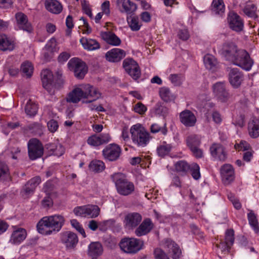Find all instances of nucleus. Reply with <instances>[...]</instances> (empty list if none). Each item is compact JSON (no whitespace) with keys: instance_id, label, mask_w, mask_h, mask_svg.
Listing matches in <instances>:
<instances>
[{"instance_id":"f257e3e1","label":"nucleus","mask_w":259,"mask_h":259,"mask_svg":"<svg viewBox=\"0 0 259 259\" xmlns=\"http://www.w3.org/2000/svg\"><path fill=\"white\" fill-rule=\"evenodd\" d=\"M64 217L60 214L44 217L36 225L37 231L43 235H51L59 232L65 224Z\"/></svg>"},{"instance_id":"f03ea898","label":"nucleus","mask_w":259,"mask_h":259,"mask_svg":"<svg viewBox=\"0 0 259 259\" xmlns=\"http://www.w3.org/2000/svg\"><path fill=\"white\" fill-rule=\"evenodd\" d=\"M101 96V94L97 88L90 84H87L84 86L83 90L79 88L73 89L68 94L66 101L69 103H77L83 98L89 99L84 102L88 103L97 100Z\"/></svg>"},{"instance_id":"7ed1b4c3","label":"nucleus","mask_w":259,"mask_h":259,"mask_svg":"<svg viewBox=\"0 0 259 259\" xmlns=\"http://www.w3.org/2000/svg\"><path fill=\"white\" fill-rule=\"evenodd\" d=\"M112 181L114 182L117 192L123 196L132 194L135 190V186L132 182L126 179V176L122 173H115L111 176Z\"/></svg>"},{"instance_id":"20e7f679","label":"nucleus","mask_w":259,"mask_h":259,"mask_svg":"<svg viewBox=\"0 0 259 259\" xmlns=\"http://www.w3.org/2000/svg\"><path fill=\"white\" fill-rule=\"evenodd\" d=\"M133 142L138 147H145L149 142L150 134L140 124L133 125L131 129Z\"/></svg>"},{"instance_id":"39448f33","label":"nucleus","mask_w":259,"mask_h":259,"mask_svg":"<svg viewBox=\"0 0 259 259\" xmlns=\"http://www.w3.org/2000/svg\"><path fill=\"white\" fill-rule=\"evenodd\" d=\"M143 242L140 239L135 238L125 237L119 243L120 248L124 252L135 254L142 248Z\"/></svg>"},{"instance_id":"423d86ee","label":"nucleus","mask_w":259,"mask_h":259,"mask_svg":"<svg viewBox=\"0 0 259 259\" xmlns=\"http://www.w3.org/2000/svg\"><path fill=\"white\" fill-rule=\"evenodd\" d=\"M41 77L44 88L51 95L54 94L55 89L60 88L63 84V80L60 78L58 79V82L54 83L53 75L49 69H45L41 71Z\"/></svg>"},{"instance_id":"0eeeda50","label":"nucleus","mask_w":259,"mask_h":259,"mask_svg":"<svg viewBox=\"0 0 259 259\" xmlns=\"http://www.w3.org/2000/svg\"><path fill=\"white\" fill-rule=\"evenodd\" d=\"M69 69L73 72L76 78L81 79L84 78L88 70L86 64L77 58H72L68 63Z\"/></svg>"},{"instance_id":"6e6552de","label":"nucleus","mask_w":259,"mask_h":259,"mask_svg":"<svg viewBox=\"0 0 259 259\" xmlns=\"http://www.w3.org/2000/svg\"><path fill=\"white\" fill-rule=\"evenodd\" d=\"M231 61L234 64L247 71L251 69L253 64V61L250 58L249 54L244 50H239L235 58Z\"/></svg>"},{"instance_id":"1a4fd4ad","label":"nucleus","mask_w":259,"mask_h":259,"mask_svg":"<svg viewBox=\"0 0 259 259\" xmlns=\"http://www.w3.org/2000/svg\"><path fill=\"white\" fill-rule=\"evenodd\" d=\"M27 146L28 156L31 160H36L43 155L44 146L37 139L33 138L29 140Z\"/></svg>"},{"instance_id":"9d476101","label":"nucleus","mask_w":259,"mask_h":259,"mask_svg":"<svg viewBox=\"0 0 259 259\" xmlns=\"http://www.w3.org/2000/svg\"><path fill=\"white\" fill-rule=\"evenodd\" d=\"M212 89L214 95L219 101L222 103H226L229 101L231 95L223 82L215 83L213 85Z\"/></svg>"},{"instance_id":"9b49d317","label":"nucleus","mask_w":259,"mask_h":259,"mask_svg":"<svg viewBox=\"0 0 259 259\" xmlns=\"http://www.w3.org/2000/svg\"><path fill=\"white\" fill-rule=\"evenodd\" d=\"M121 153L120 147L115 144L107 145L102 151L104 158L109 161H115L118 160Z\"/></svg>"},{"instance_id":"f8f14e48","label":"nucleus","mask_w":259,"mask_h":259,"mask_svg":"<svg viewBox=\"0 0 259 259\" xmlns=\"http://www.w3.org/2000/svg\"><path fill=\"white\" fill-rule=\"evenodd\" d=\"M123 67L128 74L135 80L141 76V70L138 63L132 58H126L123 62Z\"/></svg>"},{"instance_id":"ddd939ff","label":"nucleus","mask_w":259,"mask_h":259,"mask_svg":"<svg viewBox=\"0 0 259 259\" xmlns=\"http://www.w3.org/2000/svg\"><path fill=\"white\" fill-rule=\"evenodd\" d=\"M142 217L138 212H130L126 214L123 220L125 228L128 230H134L142 222Z\"/></svg>"},{"instance_id":"4468645a","label":"nucleus","mask_w":259,"mask_h":259,"mask_svg":"<svg viewBox=\"0 0 259 259\" xmlns=\"http://www.w3.org/2000/svg\"><path fill=\"white\" fill-rule=\"evenodd\" d=\"M60 240L67 248L75 247L78 243L77 235L70 231H65L60 234Z\"/></svg>"},{"instance_id":"2eb2a0df","label":"nucleus","mask_w":259,"mask_h":259,"mask_svg":"<svg viewBox=\"0 0 259 259\" xmlns=\"http://www.w3.org/2000/svg\"><path fill=\"white\" fill-rule=\"evenodd\" d=\"M154 224L149 218H145L135 229V234L137 237L148 234L153 229Z\"/></svg>"},{"instance_id":"dca6fc26","label":"nucleus","mask_w":259,"mask_h":259,"mask_svg":"<svg viewBox=\"0 0 259 259\" xmlns=\"http://www.w3.org/2000/svg\"><path fill=\"white\" fill-rule=\"evenodd\" d=\"M228 21L230 28L233 30L240 32L243 30V21L237 13L230 12L228 15Z\"/></svg>"},{"instance_id":"f3484780","label":"nucleus","mask_w":259,"mask_h":259,"mask_svg":"<svg viewBox=\"0 0 259 259\" xmlns=\"http://www.w3.org/2000/svg\"><path fill=\"white\" fill-rule=\"evenodd\" d=\"M181 122L187 127L194 126L196 122V117L194 114L189 110L185 109L179 115Z\"/></svg>"},{"instance_id":"a211bd4d","label":"nucleus","mask_w":259,"mask_h":259,"mask_svg":"<svg viewBox=\"0 0 259 259\" xmlns=\"http://www.w3.org/2000/svg\"><path fill=\"white\" fill-rule=\"evenodd\" d=\"M221 175L225 185L230 184L234 179V170L232 166L229 164H224L221 168Z\"/></svg>"},{"instance_id":"6ab92c4d","label":"nucleus","mask_w":259,"mask_h":259,"mask_svg":"<svg viewBox=\"0 0 259 259\" xmlns=\"http://www.w3.org/2000/svg\"><path fill=\"white\" fill-rule=\"evenodd\" d=\"M239 50H237V46L232 42H225L222 49V54L225 56L227 60L231 61L235 58V56Z\"/></svg>"},{"instance_id":"aec40b11","label":"nucleus","mask_w":259,"mask_h":259,"mask_svg":"<svg viewBox=\"0 0 259 259\" xmlns=\"http://www.w3.org/2000/svg\"><path fill=\"white\" fill-rule=\"evenodd\" d=\"M163 247L169 253H171V256L174 259L180 257L181 250L179 246L171 239H165L163 242Z\"/></svg>"},{"instance_id":"412c9836","label":"nucleus","mask_w":259,"mask_h":259,"mask_svg":"<svg viewBox=\"0 0 259 259\" xmlns=\"http://www.w3.org/2000/svg\"><path fill=\"white\" fill-rule=\"evenodd\" d=\"M243 75L238 68H232L229 73L230 84L234 88H238L243 80Z\"/></svg>"},{"instance_id":"4be33fe9","label":"nucleus","mask_w":259,"mask_h":259,"mask_svg":"<svg viewBox=\"0 0 259 259\" xmlns=\"http://www.w3.org/2000/svg\"><path fill=\"white\" fill-rule=\"evenodd\" d=\"M15 18L18 27L28 32H31L32 31V27L31 24L28 22L27 17L24 13L19 12L16 14Z\"/></svg>"},{"instance_id":"5701e85b","label":"nucleus","mask_w":259,"mask_h":259,"mask_svg":"<svg viewBox=\"0 0 259 259\" xmlns=\"http://www.w3.org/2000/svg\"><path fill=\"white\" fill-rule=\"evenodd\" d=\"M125 56V52L120 49L114 48L106 54L107 60L110 62H117Z\"/></svg>"},{"instance_id":"b1692460","label":"nucleus","mask_w":259,"mask_h":259,"mask_svg":"<svg viewBox=\"0 0 259 259\" xmlns=\"http://www.w3.org/2000/svg\"><path fill=\"white\" fill-rule=\"evenodd\" d=\"M211 155L215 158L225 161L226 159V154L224 148L220 144H213L210 148Z\"/></svg>"},{"instance_id":"393cba45","label":"nucleus","mask_w":259,"mask_h":259,"mask_svg":"<svg viewBox=\"0 0 259 259\" xmlns=\"http://www.w3.org/2000/svg\"><path fill=\"white\" fill-rule=\"evenodd\" d=\"M101 36L107 44L114 46H118L121 44L120 39L111 31L101 32Z\"/></svg>"},{"instance_id":"a878e982","label":"nucleus","mask_w":259,"mask_h":259,"mask_svg":"<svg viewBox=\"0 0 259 259\" xmlns=\"http://www.w3.org/2000/svg\"><path fill=\"white\" fill-rule=\"evenodd\" d=\"M103 246L99 242H92L88 247V254L92 259H97L103 253Z\"/></svg>"},{"instance_id":"bb28decb","label":"nucleus","mask_w":259,"mask_h":259,"mask_svg":"<svg viewBox=\"0 0 259 259\" xmlns=\"http://www.w3.org/2000/svg\"><path fill=\"white\" fill-rule=\"evenodd\" d=\"M26 236L25 229L19 228L13 232L10 241L12 244H19L26 238Z\"/></svg>"},{"instance_id":"cd10ccee","label":"nucleus","mask_w":259,"mask_h":259,"mask_svg":"<svg viewBox=\"0 0 259 259\" xmlns=\"http://www.w3.org/2000/svg\"><path fill=\"white\" fill-rule=\"evenodd\" d=\"M117 4L120 8H122L123 10H120L121 12L129 14L135 12L137 8V5L130 0H117Z\"/></svg>"},{"instance_id":"c85d7f7f","label":"nucleus","mask_w":259,"mask_h":259,"mask_svg":"<svg viewBox=\"0 0 259 259\" xmlns=\"http://www.w3.org/2000/svg\"><path fill=\"white\" fill-rule=\"evenodd\" d=\"M41 182V178L39 176H36L29 180L24 186V192L27 195L32 194L36 187Z\"/></svg>"},{"instance_id":"c756f323","label":"nucleus","mask_w":259,"mask_h":259,"mask_svg":"<svg viewBox=\"0 0 259 259\" xmlns=\"http://www.w3.org/2000/svg\"><path fill=\"white\" fill-rule=\"evenodd\" d=\"M45 6L49 12L54 14H59L62 11L61 4L57 0H46Z\"/></svg>"},{"instance_id":"7c9ffc66","label":"nucleus","mask_w":259,"mask_h":259,"mask_svg":"<svg viewBox=\"0 0 259 259\" xmlns=\"http://www.w3.org/2000/svg\"><path fill=\"white\" fill-rule=\"evenodd\" d=\"M80 42L83 48L88 51H94L100 48L99 43L95 39L82 37L80 39Z\"/></svg>"},{"instance_id":"2f4dec72","label":"nucleus","mask_w":259,"mask_h":259,"mask_svg":"<svg viewBox=\"0 0 259 259\" xmlns=\"http://www.w3.org/2000/svg\"><path fill=\"white\" fill-rule=\"evenodd\" d=\"M248 131L249 136L252 138L259 136V120L253 118L248 124Z\"/></svg>"},{"instance_id":"473e14b6","label":"nucleus","mask_w":259,"mask_h":259,"mask_svg":"<svg viewBox=\"0 0 259 259\" xmlns=\"http://www.w3.org/2000/svg\"><path fill=\"white\" fill-rule=\"evenodd\" d=\"M14 48V44L12 41L10 40L6 35H0V50L12 51Z\"/></svg>"},{"instance_id":"72a5a7b5","label":"nucleus","mask_w":259,"mask_h":259,"mask_svg":"<svg viewBox=\"0 0 259 259\" xmlns=\"http://www.w3.org/2000/svg\"><path fill=\"white\" fill-rule=\"evenodd\" d=\"M203 61L205 67L209 70H213L218 63L215 57L210 54L204 56Z\"/></svg>"},{"instance_id":"f704fd0d","label":"nucleus","mask_w":259,"mask_h":259,"mask_svg":"<svg viewBox=\"0 0 259 259\" xmlns=\"http://www.w3.org/2000/svg\"><path fill=\"white\" fill-rule=\"evenodd\" d=\"M86 217L91 218L97 217L100 213V209L96 205H85Z\"/></svg>"},{"instance_id":"c9c22d12","label":"nucleus","mask_w":259,"mask_h":259,"mask_svg":"<svg viewBox=\"0 0 259 259\" xmlns=\"http://www.w3.org/2000/svg\"><path fill=\"white\" fill-rule=\"evenodd\" d=\"M105 168L104 163L101 160H93L89 164L90 170L95 172H102Z\"/></svg>"},{"instance_id":"e433bc0d","label":"nucleus","mask_w":259,"mask_h":259,"mask_svg":"<svg viewBox=\"0 0 259 259\" xmlns=\"http://www.w3.org/2000/svg\"><path fill=\"white\" fill-rule=\"evenodd\" d=\"M211 7L212 11L216 14H221L225 11V5L223 0H213Z\"/></svg>"},{"instance_id":"4c0bfd02","label":"nucleus","mask_w":259,"mask_h":259,"mask_svg":"<svg viewBox=\"0 0 259 259\" xmlns=\"http://www.w3.org/2000/svg\"><path fill=\"white\" fill-rule=\"evenodd\" d=\"M37 106L30 100H29L25 107V111L26 114L29 116H34L37 112Z\"/></svg>"},{"instance_id":"58836bf2","label":"nucleus","mask_w":259,"mask_h":259,"mask_svg":"<svg viewBox=\"0 0 259 259\" xmlns=\"http://www.w3.org/2000/svg\"><path fill=\"white\" fill-rule=\"evenodd\" d=\"M256 7L254 4H247L243 9V12L247 16L255 19L257 17L256 14Z\"/></svg>"},{"instance_id":"ea45409f","label":"nucleus","mask_w":259,"mask_h":259,"mask_svg":"<svg viewBox=\"0 0 259 259\" xmlns=\"http://www.w3.org/2000/svg\"><path fill=\"white\" fill-rule=\"evenodd\" d=\"M159 95L164 101L168 102L172 99V96L169 88L162 87L159 89Z\"/></svg>"},{"instance_id":"a19ab883","label":"nucleus","mask_w":259,"mask_h":259,"mask_svg":"<svg viewBox=\"0 0 259 259\" xmlns=\"http://www.w3.org/2000/svg\"><path fill=\"white\" fill-rule=\"evenodd\" d=\"M187 144L190 149L199 147L200 144V138L196 135H191L187 139Z\"/></svg>"},{"instance_id":"79ce46f5","label":"nucleus","mask_w":259,"mask_h":259,"mask_svg":"<svg viewBox=\"0 0 259 259\" xmlns=\"http://www.w3.org/2000/svg\"><path fill=\"white\" fill-rule=\"evenodd\" d=\"M248 219L250 225L253 228L254 232L257 233L259 232L258 223L256 215L252 211L248 213Z\"/></svg>"},{"instance_id":"37998d69","label":"nucleus","mask_w":259,"mask_h":259,"mask_svg":"<svg viewBox=\"0 0 259 259\" xmlns=\"http://www.w3.org/2000/svg\"><path fill=\"white\" fill-rule=\"evenodd\" d=\"M21 70L27 77H30L33 73V67L30 62L27 61L21 65Z\"/></svg>"},{"instance_id":"c03bdc74","label":"nucleus","mask_w":259,"mask_h":259,"mask_svg":"<svg viewBox=\"0 0 259 259\" xmlns=\"http://www.w3.org/2000/svg\"><path fill=\"white\" fill-rule=\"evenodd\" d=\"M9 169L4 162H0V181H5L9 178Z\"/></svg>"},{"instance_id":"a18cd8bd","label":"nucleus","mask_w":259,"mask_h":259,"mask_svg":"<svg viewBox=\"0 0 259 259\" xmlns=\"http://www.w3.org/2000/svg\"><path fill=\"white\" fill-rule=\"evenodd\" d=\"M154 113L162 116H166L168 112V108L161 103H157L154 107Z\"/></svg>"},{"instance_id":"49530a36","label":"nucleus","mask_w":259,"mask_h":259,"mask_svg":"<svg viewBox=\"0 0 259 259\" xmlns=\"http://www.w3.org/2000/svg\"><path fill=\"white\" fill-rule=\"evenodd\" d=\"M150 130L152 133H157L161 132L164 135H165L167 132L165 123H164L162 126L157 123H153L151 125Z\"/></svg>"},{"instance_id":"de8ad7c7","label":"nucleus","mask_w":259,"mask_h":259,"mask_svg":"<svg viewBox=\"0 0 259 259\" xmlns=\"http://www.w3.org/2000/svg\"><path fill=\"white\" fill-rule=\"evenodd\" d=\"M28 128L31 133L40 136L42 134V126L40 123L34 122L30 124Z\"/></svg>"},{"instance_id":"09e8293b","label":"nucleus","mask_w":259,"mask_h":259,"mask_svg":"<svg viewBox=\"0 0 259 259\" xmlns=\"http://www.w3.org/2000/svg\"><path fill=\"white\" fill-rule=\"evenodd\" d=\"M176 170L178 172H186L190 168V165L185 161H179L175 164Z\"/></svg>"},{"instance_id":"8fccbe9b","label":"nucleus","mask_w":259,"mask_h":259,"mask_svg":"<svg viewBox=\"0 0 259 259\" xmlns=\"http://www.w3.org/2000/svg\"><path fill=\"white\" fill-rule=\"evenodd\" d=\"M171 148L172 146L170 144L161 145L157 149V153L159 156L163 157L169 153Z\"/></svg>"},{"instance_id":"3c124183","label":"nucleus","mask_w":259,"mask_h":259,"mask_svg":"<svg viewBox=\"0 0 259 259\" xmlns=\"http://www.w3.org/2000/svg\"><path fill=\"white\" fill-rule=\"evenodd\" d=\"M184 79L182 74H172L169 76V79L175 85H180Z\"/></svg>"},{"instance_id":"603ef678","label":"nucleus","mask_w":259,"mask_h":259,"mask_svg":"<svg viewBox=\"0 0 259 259\" xmlns=\"http://www.w3.org/2000/svg\"><path fill=\"white\" fill-rule=\"evenodd\" d=\"M234 231L233 229H228L225 233V243L229 245H232L234 242Z\"/></svg>"},{"instance_id":"864d4df0","label":"nucleus","mask_w":259,"mask_h":259,"mask_svg":"<svg viewBox=\"0 0 259 259\" xmlns=\"http://www.w3.org/2000/svg\"><path fill=\"white\" fill-rule=\"evenodd\" d=\"M190 169L191 171V175L195 180H198L200 177V167L197 163L192 165Z\"/></svg>"},{"instance_id":"5fc2aeb1","label":"nucleus","mask_w":259,"mask_h":259,"mask_svg":"<svg viewBox=\"0 0 259 259\" xmlns=\"http://www.w3.org/2000/svg\"><path fill=\"white\" fill-rule=\"evenodd\" d=\"M130 27L133 31H138L140 29L139 20L137 18L133 17L130 21H128Z\"/></svg>"},{"instance_id":"6e6d98bb","label":"nucleus","mask_w":259,"mask_h":259,"mask_svg":"<svg viewBox=\"0 0 259 259\" xmlns=\"http://www.w3.org/2000/svg\"><path fill=\"white\" fill-rule=\"evenodd\" d=\"M154 255L155 259H169L165 252L161 248H156L154 251Z\"/></svg>"},{"instance_id":"4d7b16f0","label":"nucleus","mask_w":259,"mask_h":259,"mask_svg":"<svg viewBox=\"0 0 259 259\" xmlns=\"http://www.w3.org/2000/svg\"><path fill=\"white\" fill-rule=\"evenodd\" d=\"M99 139L100 138L98 136L94 135L88 138L87 142L90 145L98 146L101 145V143L100 142Z\"/></svg>"},{"instance_id":"13d9d810","label":"nucleus","mask_w":259,"mask_h":259,"mask_svg":"<svg viewBox=\"0 0 259 259\" xmlns=\"http://www.w3.org/2000/svg\"><path fill=\"white\" fill-rule=\"evenodd\" d=\"M71 224L73 227L75 228L76 230H77L83 237H85V233L84 229L80 225L79 223L76 220H72L70 221Z\"/></svg>"},{"instance_id":"bf43d9fd","label":"nucleus","mask_w":259,"mask_h":259,"mask_svg":"<svg viewBox=\"0 0 259 259\" xmlns=\"http://www.w3.org/2000/svg\"><path fill=\"white\" fill-rule=\"evenodd\" d=\"M147 109V107L141 102L137 103L134 106V111L141 115L144 114Z\"/></svg>"},{"instance_id":"052dcab7","label":"nucleus","mask_w":259,"mask_h":259,"mask_svg":"<svg viewBox=\"0 0 259 259\" xmlns=\"http://www.w3.org/2000/svg\"><path fill=\"white\" fill-rule=\"evenodd\" d=\"M85 205L77 206L74 208L73 212L77 216L86 217Z\"/></svg>"},{"instance_id":"680f3d73","label":"nucleus","mask_w":259,"mask_h":259,"mask_svg":"<svg viewBox=\"0 0 259 259\" xmlns=\"http://www.w3.org/2000/svg\"><path fill=\"white\" fill-rule=\"evenodd\" d=\"M56 46V40L54 38H52L45 46V49L47 51L54 52L55 50Z\"/></svg>"},{"instance_id":"e2e57ef3","label":"nucleus","mask_w":259,"mask_h":259,"mask_svg":"<svg viewBox=\"0 0 259 259\" xmlns=\"http://www.w3.org/2000/svg\"><path fill=\"white\" fill-rule=\"evenodd\" d=\"M211 116L213 121L217 124H220L223 120L222 115L217 110H213L212 111Z\"/></svg>"},{"instance_id":"0e129e2a","label":"nucleus","mask_w":259,"mask_h":259,"mask_svg":"<svg viewBox=\"0 0 259 259\" xmlns=\"http://www.w3.org/2000/svg\"><path fill=\"white\" fill-rule=\"evenodd\" d=\"M178 36L180 39L184 41L187 40L190 37L189 32L186 29L179 30Z\"/></svg>"},{"instance_id":"69168bd1","label":"nucleus","mask_w":259,"mask_h":259,"mask_svg":"<svg viewBox=\"0 0 259 259\" xmlns=\"http://www.w3.org/2000/svg\"><path fill=\"white\" fill-rule=\"evenodd\" d=\"M58 123L57 121L52 119L48 122V127L49 130L52 132L54 133L58 128Z\"/></svg>"},{"instance_id":"338daca9","label":"nucleus","mask_w":259,"mask_h":259,"mask_svg":"<svg viewBox=\"0 0 259 259\" xmlns=\"http://www.w3.org/2000/svg\"><path fill=\"white\" fill-rule=\"evenodd\" d=\"M54 185L51 181H47L44 185L43 191L47 195L49 194L53 190Z\"/></svg>"},{"instance_id":"774afa93","label":"nucleus","mask_w":259,"mask_h":259,"mask_svg":"<svg viewBox=\"0 0 259 259\" xmlns=\"http://www.w3.org/2000/svg\"><path fill=\"white\" fill-rule=\"evenodd\" d=\"M100 138V142L101 145L107 143L111 140V137L109 134H102L98 136Z\"/></svg>"}]
</instances>
